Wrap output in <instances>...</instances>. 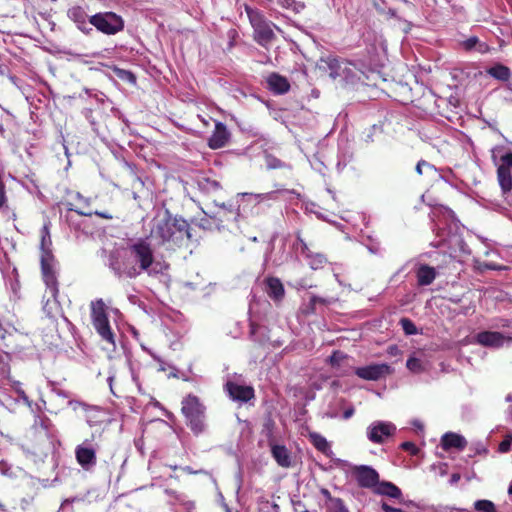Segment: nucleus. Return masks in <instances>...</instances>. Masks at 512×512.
<instances>
[{
  "label": "nucleus",
  "mask_w": 512,
  "mask_h": 512,
  "mask_svg": "<svg viewBox=\"0 0 512 512\" xmlns=\"http://www.w3.org/2000/svg\"><path fill=\"white\" fill-rule=\"evenodd\" d=\"M498 434H499V432H491V434H490V436H489V437H490V438H497V437H498Z\"/></svg>",
  "instance_id": "63"
},
{
  "label": "nucleus",
  "mask_w": 512,
  "mask_h": 512,
  "mask_svg": "<svg viewBox=\"0 0 512 512\" xmlns=\"http://www.w3.org/2000/svg\"><path fill=\"white\" fill-rule=\"evenodd\" d=\"M467 445L465 437L457 433L447 432L441 438V448H465Z\"/></svg>",
  "instance_id": "21"
},
{
  "label": "nucleus",
  "mask_w": 512,
  "mask_h": 512,
  "mask_svg": "<svg viewBox=\"0 0 512 512\" xmlns=\"http://www.w3.org/2000/svg\"><path fill=\"white\" fill-rule=\"evenodd\" d=\"M381 508L384 512H406L405 510L401 509V508H395V507H392L390 506L388 503L386 502H382L381 504Z\"/></svg>",
  "instance_id": "47"
},
{
  "label": "nucleus",
  "mask_w": 512,
  "mask_h": 512,
  "mask_svg": "<svg viewBox=\"0 0 512 512\" xmlns=\"http://www.w3.org/2000/svg\"><path fill=\"white\" fill-rule=\"evenodd\" d=\"M271 452L278 465L283 468L296 464V457L292 455L291 450H271Z\"/></svg>",
  "instance_id": "24"
},
{
  "label": "nucleus",
  "mask_w": 512,
  "mask_h": 512,
  "mask_svg": "<svg viewBox=\"0 0 512 512\" xmlns=\"http://www.w3.org/2000/svg\"><path fill=\"white\" fill-rule=\"evenodd\" d=\"M254 40L261 46L267 47L271 41L275 38V34L268 21L253 28Z\"/></svg>",
  "instance_id": "19"
},
{
  "label": "nucleus",
  "mask_w": 512,
  "mask_h": 512,
  "mask_svg": "<svg viewBox=\"0 0 512 512\" xmlns=\"http://www.w3.org/2000/svg\"><path fill=\"white\" fill-rule=\"evenodd\" d=\"M61 317H62V320L64 321V323L67 325L69 330L74 328L73 324L63 314H61Z\"/></svg>",
  "instance_id": "59"
},
{
  "label": "nucleus",
  "mask_w": 512,
  "mask_h": 512,
  "mask_svg": "<svg viewBox=\"0 0 512 512\" xmlns=\"http://www.w3.org/2000/svg\"><path fill=\"white\" fill-rule=\"evenodd\" d=\"M265 160H266V166L269 169H277V168L285 167V164L281 160L277 159L276 157H274L272 155H267Z\"/></svg>",
  "instance_id": "42"
},
{
  "label": "nucleus",
  "mask_w": 512,
  "mask_h": 512,
  "mask_svg": "<svg viewBox=\"0 0 512 512\" xmlns=\"http://www.w3.org/2000/svg\"><path fill=\"white\" fill-rule=\"evenodd\" d=\"M483 268L488 269V270H498L499 269V267L494 263H485V264H483Z\"/></svg>",
  "instance_id": "55"
},
{
  "label": "nucleus",
  "mask_w": 512,
  "mask_h": 512,
  "mask_svg": "<svg viewBox=\"0 0 512 512\" xmlns=\"http://www.w3.org/2000/svg\"><path fill=\"white\" fill-rule=\"evenodd\" d=\"M39 434L41 436H45L48 439V444L52 448H56L57 446L61 445L58 430L49 419L41 421Z\"/></svg>",
  "instance_id": "20"
},
{
  "label": "nucleus",
  "mask_w": 512,
  "mask_h": 512,
  "mask_svg": "<svg viewBox=\"0 0 512 512\" xmlns=\"http://www.w3.org/2000/svg\"><path fill=\"white\" fill-rule=\"evenodd\" d=\"M397 432L396 426L389 421H374L366 430L367 438L374 444H387Z\"/></svg>",
  "instance_id": "9"
},
{
  "label": "nucleus",
  "mask_w": 512,
  "mask_h": 512,
  "mask_svg": "<svg viewBox=\"0 0 512 512\" xmlns=\"http://www.w3.org/2000/svg\"><path fill=\"white\" fill-rule=\"evenodd\" d=\"M51 244V239L49 235L48 228L45 226L43 228V235L41 241V270L43 280L45 282L47 291L49 294L48 299L43 307L44 311L47 313L49 317L52 316L53 310H58L59 301H58V281L55 270V260L54 256L49 249V245Z\"/></svg>",
  "instance_id": "3"
},
{
  "label": "nucleus",
  "mask_w": 512,
  "mask_h": 512,
  "mask_svg": "<svg viewBox=\"0 0 512 512\" xmlns=\"http://www.w3.org/2000/svg\"><path fill=\"white\" fill-rule=\"evenodd\" d=\"M181 411L186 419L187 425L196 435L205 430V406L195 395L189 394L182 400Z\"/></svg>",
  "instance_id": "4"
},
{
  "label": "nucleus",
  "mask_w": 512,
  "mask_h": 512,
  "mask_svg": "<svg viewBox=\"0 0 512 512\" xmlns=\"http://www.w3.org/2000/svg\"><path fill=\"white\" fill-rule=\"evenodd\" d=\"M124 74L126 75L125 76V79L130 81V82H135V76L133 75V73L129 72V71H123Z\"/></svg>",
  "instance_id": "56"
},
{
  "label": "nucleus",
  "mask_w": 512,
  "mask_h": 512,
  "mask_svg": "<svg viewBox=\"0 0 512 512\" xmlns=\"http://www.w3.org/2000/svg\"><path fill=\"white\" fill-rule=\"evenodd\" d=\"M280 191H270L267 193H238L237 199V212L239 213H254L253 209L268 201H275L278 199Z\"/></svg>",
  "instance_id": "7"
},
{
  "label": "nucleus",
  "mask_w": 512,
  "mask_h": 512,
  "mask_svg": "<svg viewBox=\"0 0 512 512\" xmlns=\"http://www.w3.org/2000/svg\"><path fill=\"white\" fill-rule=\"evenodd\" d=\"M68 210L71 212V214H68L66 216V220L70 227L74 228L77 231H82L85 234L89 233V230L86 225V220L83 219V216H91L92 212H83L76 209H73L72 207H69Z\"/></svg>",
  "instance_id": "16"
},
{
  "label": "nucleus",
  "mask_w": 512,
  "mask_h": 512,
  "mask_svg": "<svg viewBox=\"0 0 512 512\" xmlns=\"http://www.w3.org/2000/svg\"><path fill=\"white\" fill-rule=\"evenodd\" d=\"M76 459L85 470H89L96 464L95 450H76Z\"/></svg>",
  "instance_id": "26"
},
{
  "label": "nucleus",
  "mask_w": 512,
  "mask_h": 512,
  "mask_svg": "<svg viewBox=\"0 0 512 512\" xmlns=\"http://www.w3.org/2000/svg\"><path fill=\"white\" fill-rule=\"evenodd\" d=\"M267 85L271 92L274 94H285L290 89L288 79L278 73H271L267 77Z\"/></svg>",
  "instance_id": "17"
},
{
  "label": "nucleus",
  "mask_w": 512,
  "mask_h": 512,
  "mask_svg": "<svg viewBox=\"0 0 512 512\" xmlns=\"http://www.w3.org/2000/svg\"><path fill=\"white\" fill-rule=\"evenodd\" d=\"M245 12L248 16V19L250 21V24L252 26V28H255L256 26H259L261 24H263L264 22H266L267 20L265 19L264 15L262 14L261 11H259L258 9L256 8H252L250 6H246L245 7Z\"/></svg>",
  "instance_id": "29"
},
{
  "label": "nucleus",
  "mask_w": 512,
  "mask_h": 512,
  "mask_svg": "<svg viewBox=\"0 0 512 512\" xmlns=\"http://www.w3.org/2000/svg\"><path fill=\"white\" fill-rule=\"evenodd\" d=\"M90 308L91 320L94 329L103 341L114 345V333L110 326L104 301L102 299H96L95 301L91 302Z\"/></svg>",
  "instance_id": "5"
},
{
  "label": "nucleus",
  "mask_w": 512,
  "mask_h": 512,
  "mask_svg": "<svg viewBox=\"0 0 512 512\" xmlns=\"http://www.w3.org/2000/svg\"><path fill=\"white\" fill-rule=\"evenodd\" d=\"M230 132L227 126L222 122H216L215 129L208 139V145L211 149H220L229 142Z\"/></svg>",
  "instance_id": "13"
},
{
  "label": "nucleus",
  "mask_w": 512,
  "mask_h": 512,
  "mask_svg": "<svg viewBox=\"0 0 512 512\" xmlns=\"http://www.w3.org/2000/svg\"><path fill=\"white\" fill-rule=\"evenodd\" d=\"M398 448H417L414 443L410 441H404L402 442Z\"/></svg>",
  "instance_id": "53"
},
{
  "label": "nucleus",
  "mask_w": 512,
  "mask_h": 512,
  "mask_svg": "<svg viewBox=\"0 0 512 512\" xmlns=\"http://www.w3.org/2000/svg\"><path fill=\"white\" fill-rule=\"evenodd\" d=\"M273 427H274V422L271 418H267L264 423H263V428H262V433L267 437L268 439V445H269V448H273V449H276V448H285L283 445H279L277 443H275L272 439H271V434H272V430H273Z\"/></svg>",
  "instance_id": "30"
},
{
  "label": "nucleus",
  "mask_w": 512,
  "mask_h": 512,
  "mask_svg": "<svg viewBox=\"0 0 512 512\" xmlns=\"http://www.w3.org/2000/svg\"><path fill=\"white\" fill-rule=\"evenodd\" d=\"M217 206H219L220 208H222L223 210L225 211H228L230 213H233L234 212V205L232 203H221V204H217Z\"/></svg>",
  "instance_id": "48"
},
{
  "label": "nucleus",
  "mask_w": 512,
  "mask_h": 512,
  "mask_svg": "<svg viewBox=\"0 0 512 512\" xmlns=\"http://www.w3.org/2000/svg\"><path fill=\"white\" fill-rule=\"evenodd\" d=\"M446 241H447V240H445V239H444V240H442V241H440V242H438V243L434 244V246H435V247H441V246H444V245L446 244Z\"/></svg>",
  "instance_id": "61"
},
{
  "label": "nucleus",
  "mask_w": 512,
  "mask_h": 512,
  "mask_svg": "<svg viewBox=\"0 0 512 512\" xmlns=\"http://www.w3.org/2000/svg\"><path fill=\"white\" fill-rule=\"evenodd\" d=\"M498 148L492 150V160L497 165V178L503 193L512 191V152H507L500 156L497 161L495 152Z\"/></svg>",
  "instance_id": "8"
},
{
  "label": "nucleus",
  "mask_w": 512,
  "mask_h": 512,
  "mask_svg": "<svg viewBox=\"0 0 512 512\" xmlns=\"http://www.w3.org/2000/svg\"><path fill=\"white\" fill-rule=\"evenodd\" d=\"M357 481L361 487L376 488L379 482V475L370 467H361L357 472Z\"/></svg>",
  "instance_id": "18"
},
{
  "label": "nucleus",
  "mask_w": 512,
  "mask_h": 512,
  "mask_svg": "<svg viewBox=\"0 0 512 512\" xmlns=\"http://www.w3.org/2000/svg\"><path fill=\"white\" fill-rule=\"evenodd\" d=\"M455 240L459 244V247H460L461 251L466 252L467 255H469L471 253L470 249L468 247H467V250L465 249V244L463 243V241L460 238H456L455 237Z\"/></svg>",
  "instance_id": "51"
},
{
  "label": "nucleus",
  "mask_w": 512,
  "mask_h": 512,
  "mask_svg": "<svg viewBox=\"0 0 512 512\" xmlns=\"http://www.w3.org/2000/svg\"><path fill=\"white\" fill-rule=\"evenodd\" d=\"M303 256L307 259L308 265L311 269L317 270L323 268V266L327 262V258L321 253H314L309 250L308 253L303 254Z\"/></svg>",
  "instance_id": "27"
},
{
  "label": "nucleus",
  "mask_w": 512,
  "mask_h": 512,
  "mask_svg": "<svg viewBox=\"0 0 512 512\" xmlns=\"http://www.w3.org/2000/svg\"><path fill=\"white\" fill-rule=\"evenodd\" d=\"M412 425L418 430V431H422L423 429V425L422 423L419 421V420H413L412 421Z\"/></svg>",
  "instance_id": "58"
},
{
  "label": "nucleus",
  "mask_w": 512,
  "mask_h": 512,
  "mask_svg": "<svg viewBox=\"0 0 512 512\" xmlns=\"http://www.w3.org/2000/svg\"><path fill=\"white\" fill-rule=\"evenodd\" d=\"M0 471L2 474L6 475L9 471V467L4 460L0 461Z\"/></svg>",
  "instance_id": "52"
},
{
  "label": "nucleus",
  "mask_w": 512,
  "mask_h": 512,
  "mask_svg": "<svg viewBox=\"0 0 512 512\" xmlns=\"http://www.w3.org/2000/svg\"><path fill=\"white\" fill-rule=\"evenodd\" d=\"M501 437L502 440L500 441L498 448H510V446L512 445V432L507 431L504 435H501Z\"/></svg>",
  "instance_id": "44"
},
{
  "label": "nucleus",
  "mask_w": 512,
  "mask_h": 512,
  "mask_svg": "<svg viewBox=\"0 0 512 512\" xmlns=\"http://www.w3.org/2000/svg\"><path fill=\"white\" fill-rule=\"evenodd\" d=\"M269 260H271L274 265L279 266L284 262L285 259H284L283 255L280 256L279 258H274V259H272V257H269V258L266 257V261H269Z\"/></svg>",
  "instance_id": "49"
},
{
  "label": "nucleus",
  "mask_w": 512,
  "mask_h": 512,
  "mask_svg": "<svg viewBox=\"0 0 512 512\" xmlns=\"http://www.w3.org/2000/svg\"><path fill=\"white\" fill-rule=\"evenodd\" d=\"M411 451V454L414 455V456H418L419 455V452L421 450H416V449H413V450H410Z\"/></svg>",
  "instance_id": "62"
},
{
  "label": "nucleus",
  "mask_w": 512,
  "mask_h": 512,
  "mask_svg": "<svg viewBox=\"0 0 512 512\" xmlns=\"http://www.w3.org/2000/svg\"><path fill=\"white\" fill-rule=\"evenodd\" d=\"M346 359H347L346 354H344L341 351H334L333 354L331 356H329L328 362L333 368H338V367H340L341 363L343 361H345Z\"/></svg>",
  "instance_id": "37"
},
{
  "label": "nucleus",
  "mask_w": 512,
  "mask_h": 512,
  "mask_svg": "<svg viewBox=\"0 0 512 512\" xmlns=\"http://www.w3.org/2000/svg\"><path fill=\"white\" fill-rule=\"evenodd\" d=\"M113 380H114V375H112V374L109 375L107 381L109 383V386H110V389H111L112 392H113V389H112V382H113Z\"/></svg>",
  "instance_id": "60"
},
{
  "label": "nucleus",
  "mask_w": 512,
  "mask_h": 512,
  "mask_svg": "<svg viewBox=\"0 0 512 512\" xmlns=\"http://www.w3.org/2000/svg\"><path fill=\"white\" fill-rule=\"evenodd\" d=\"M505 400H506L507 402H511V401H512V394H508V395L506 396Z\"/></svg>",
  "instance_id": "64"
},
{
  "label": "nucleus",
  "mask_w": 512,
  "mask_h": 512,
  "mask_svg": "<svg viewBox=\"0 0 512 512\" xmlns=\"http://www.w3.org/2000/svg\"><path fill=\"white\" fill-rule=\"evenodd\" d=\"M265 292L274 302H280L284 298L285 289L279 278L268 277L264 281Z\"/></svg>",
  "instance_id": "15"
},
{
  "label": "nucleus",
  "mask_w": 512,
  "mask_h": 512,
  "mask_svg": "<svg viewBox=\"0 0 512 512\" xmlns=\"http://www.w3.org/2000/svg\"><path fill=\"white\" fill-rule=\"evenodd\" d=\"M95 215H98L102 218H105V219H112V216L110 214H108L107 212H98V211H95L94 212Z\"/></svg>",
  "instance_id": "57"
},
{
  "label": "nucleus",
  "mask_w": 512,
  "mask_h": 512,
  "mask_svg": "<svg viewBox=\"0 0 512 512\" xmlns=\"http://www.w3.org/2000/svg\"><path fill=\"white\" fill-rule=\"evenodd\" d=\"M108 266L118 278L131 279L142 272L155 276L167 268V265L155 261L150 243L143 238L130 244L124 252L112 251L108 257Z\"/></svg>",
  "instance_id": "1"
},
{
  "label": "nucleus",
  "mask_w": 512,
  "mask_h": 512,
  "mask_svg": "<svg viewBox=\"0 0 512 512\" xmlns=\"http://www.w3.org/2000/svg\"><path fill=\"white\" fill-rule=\"evenodd\" d=\"M13 389L18 394L19 398L28 406H31V401L29 400V397L26 395L24 390L21 388V383L16 381L13 383Z\"/></svg>",
  "instance_id": "43"
},
{
  "label": "nucleus",
  "mask_w": 512,
  "mask_h": 512,
  "mask_svg": "<svg viewBox=\"0 0 512 512\" xmlns=\"http://www.w3.org/2000/svg\"><path fill=\"white\" fill-rule=\"evenodd\" d=\"M12 445V439L0 432V448H6L7 446Z\"/></svg>",
  "instance_id": "46"
},
{
  "label": "nucleus",
  "mask_w": 512,
  "mask_h": 512,
  "mask_svg": "<svg viewBox=\"0 0 512 512\" xmlns=\"http://www.w3.org/2000/svg\"><path fill=\"white\" fill-rule=\"evenodd\" d=\"M296 243L294 244L295 248L297 250H300V253L303 255L305 253H308L310 248L308 247L307 243L302 239L301 233L299 231L296 232Z\"/></svg>",
  "instance_id": "41"
},
{
  "label": "nucleus",
  "mask_w": 512,
  "mask_h": 512,
  "mask_svg": "<svg viewBox=\"0 0 512 512\" xmlns=\"http://www.w3.org/2000/svg\"><path fill=\"white\" fill-rule=\"evenodd\" d=\"M302 435L307 437L309 439L310 443L313 446H315V448H326V446H327L326 439L322 435H320L316 432H312L307 429L306 433L302 432Z\"/></svg>",
  "instance_id": "31"
},
{
  "label": "nucleus",
  "mask_w": 512,
  "mask_h": 512,
  "mask_svg": "<svg viewBox=\"0 0 512 512\" xmlns=\"http://www.w3.org/2000/svg\"><path fill=\"white\" fill-rule=\"evenodd\" d=\"M399 323L406 335H415L418 333L416 325L409 318H402Z\"/></svg>",
  "instance_id": "36"
},
{
  "label": "nucleus",
  "mask_w": 512,
  "mask_h": 512,
  "mask_svg": "<svg viewBox=\"0 0 512 512\" xmlns=\"http://www.w3.org/2000/svg\"><path fill=\"white\" fill-rule=\"evenodd\" d=\"M150 236L165 249L175 250L190 239V225L184 218L173 216L166 209L153 218Z\"/></svg>",
  "instance_id": "2"
},
{
  "label": "nucleus",
  "mask_w": 512,
  "mask_h": 512,
  "mask_svg": "<svg viewBox=\"0 0 512 512\" xmlns=\"http://www.w3.org/2000/svg\"><path fill=\"white\" fill-rule=\"evenodd\" d=\"M406 367L413 373H421L424 371L421 360L416 357H410L406 362Z\"/></svg>",
  "instance_id": "38"
},
{
  "label": "nucleus",
  "mask_w": 512,
  "mask_h": 512,
  "mask_svg": "<svg viewBox=\"0 0 512 512\" xmlns=\"http://www.w3.org/2000/svg\"><path fill=\"white\" fill-rule=\"evenodd\" d=\"M374 492L379 495L388 496L390 498L394 499H401L402 498V491L399 487H397L392 482H378Z\"/></svg>",
  "instance_id": "23"
},
{
  "label": "nucleus",
  "mask_w": 512,
  "mask_h": 512,
  "mask_svg": "<svg viewBox=\"0 0 512 512\" xmlns=\"http://www.w3.org/2000/svg\"><path fill=\"white\" fill-rule=\"evenodd\" d=\"M416 172L423 175L429 172H436V168L425 160H420L416 165Z\"/></svg>",
  "instance_id": "40"
},
{
  "label": "nucleus",
  "mask_w": 512,
  "mask_h": 512,
  "mask_svg": "<svg viewBox=\"0 0 512 512\" xmlns=\"http://www.w3.org/2000/svg\"><path fill=\"white\" fill-rule=\"evenodd\" d=\"M505 337L502 333L496 331H482L475 335L474 342L489 348L498 349L504 345Z\"/></svg>",
  "instance_id": "11"
},
{
  "label": "nucleus",
  "mask_w": 512,
  "mask_h": 512,
  "mask_svg": "<svg viewBox=\"0 0 512 512\" xmlns=\"http://www.w3.org/2000/svg\"><path fill=\"white\" fill-rule=\"evenodd\" d=\"M474 509L477 512H497L495 504L490 500H477L474 503Z\"/></svg>",
  "instance_id": "34"
},
{
  "label": "nucleus",
  "mask_w": 512,
  "mask_h": 512,
  "mask_svg": "<svg viewBox=\"0 0 512 512\" xmlns=\"http://www.w3.org/2000/svg\"><path fill=\"white\" fill-rule=\"evenodd\" d=\"M225 390L234 401L247 402L254 397V389L251 386L240 385L233 381L226 382Z\"/></svg>",
  "instance_id": "12"
},
{
  "label": "nucleus",
  "mask_w": 512,
  "mask_h": 512,
  "mask_svg": "<svg viewBox=\"0 0 512 512\" xmlns=\"http://www.w3.org/2000/svg\"><path fill=\"white\" fill-rule=\"evenodd\" d=\"M67 15L83 33L89 34L93 30L83 8L74 6L68 10Z\"/></svg>",
  "instance_id": "14"
},
{
  "label": "nucleus",
  "mask_w": 512,
  "mask_h": 512,
  "mask_svg": "<svg viewBox=\"0 0 512 512\" xmlns=\"http://www.w3.org/2000/svg\"><path fill=\"white\" fill-rule=\"evenodd\" d=\"M309 304L311 306L312 311H314L317 304L327 305V304H329V301L325 298H322V297H319L316 295H312L310 298Z\"/></svg>",
  "instance_id": "45"
},
{
  "label": "nucleus",
  "mask_w": 512,
  "mask_h": 512,
  "mask_svg": "<svg viewBox=\"0 0 512 512\" xmlns=\"http://www.w3.org/2000/svg\"><path fill=\"white\" fill-rule=\"evenodd\" d=\"M89 23L106 35H115L124 28L121 16L113 12H100L89 18Z\"/></svg>",
  "instance_id": "6"
},
{
  "label": "nucleus",
  "mask_w": 512,
  "mask_h": 512,
  "mask_svg": "<svg viewBox=\"0 0 512 512\" xmlns=\"http://www.w3.org/2000/svg\"><path fill=\"white\" fill-rule=\"evenodd\" d=\"M461 46L465 51L475 50L481 54H485L490 51L489 45L485 42H481L476 36L469 37L462 41Z\"/></svg>",
  "instance_id": "25"
},
{
  "label": "nucleus",
  "mask_w": 512,
  "mask_h": 512,
  "mask_svg": "<svg viewBox=\"0 0 512 512\" xmlns=\"http://www.w3.org/2000/svg\"><path fill=\"white\" fill-rule=\"evenodd\" d=\"M400 350L396 345H392L388 348V354L391 356H397Z\"/></svg>",
  "instance_id": "50"
},
{
  "label": "nucleus",
  "mask_w": 512,
  "mask_h": 512,
  "mask_svg": "<svg viewBox=\"0 0 512 512\" xmlns=\"http://www.w3.org/2000/svg\"><path fill=\"white\" fill-rule=\"evenodd\" d=\"M417 283L420 286L430 285L436 278L435 268L421 264L416 271Z\"/></svg>",
  "instance_id": "22"
},
{
  "label": "nucleus",
  "mask_w": 512,
  "mask_h": 512,
  "mask_svg": "<svg viewBox=\"0 0 512 512\" xmlns=\"http://www.w3.org/2000/svg\"><path fill=\"white\" fill-rule=\"evenodd\" d=\"M354 414V409L353 408H349V409H346L343 413V418L344 419H349L350 417H352V415Z\"/></svg>",
  "instance_id": "54"
},
{
  "label": "nucleus",
  "mask_w": 512,
  "mask_h": 512,
  "mask_svg": "<svg viewBox=\"0 0 512 512\" xmlns=\"http://www.w3.org/2000/svg\"><path fill=\"white\" fill-rule=\"evenodd\" d=\"M68 405L74 411H77L79 408H81L86 413L85 417L87 418L88 423L91 422V420L89 419V413H91V412H99V408L98 407L91 406V405H88V404H86L84 402H80V401L70 400L68 402Z\"/></svg>",
  "instance_id": "32"
},
{
  "label": "nucleus",
  "mask_w": 512,
  "mask_h": 512,
  "mask_svg": "<svg viewBox=\"0 0 512 512\" xmlns=\"http://www.w3.org/2000/svg\"><path fill=\"white\" fill-rule=\"evenodd\" d=\"M198 187L201 191L205 193H211L218 191L220 189V184L215 181L208 178H202L198 181Z\"/></svg>",
  "instance_id": "33"
},
{
  "label": "nucleus",
  "mask_w": 512,
  "mask_h": 512,
  "mask_svg": "<svg viewBox=\"0 0 512 512\" xmlns=\"http://www.w3.org/2000/svg\"><path fill=\"white\" fill-rule=\"evenodd\" d=\"M487 73L491 77L500 81H508L511 76L510 69L502 64H496L495 66L490 67L487 70Z\"/></svg>",
  "instance_id": "28"
},
{
  "label": "nucleus",
  "mask_w": 512,
  "mask_h": 512,
  "mask_svg": "<svg viewBox=\"0 0 512 512\" xmlns=\"http://www.w3.org/2000/svg\"><path fill=\"white\" fill-rule=\"evenodd\" d=\"M393 368L386 363L371 364L365 367H359L355 374L364 380L377 381L393 373Z\"/></svg>",
  "instance_id": "10"
},
{
  "label": "nucleus",
  "mask_w": 512,
  "mask_h": 512,
  "mask_svg": "<svg viewBox=\"0 0 512 512\" xmlns=\"http://www.w3.org/2000/svg\"><path fill=\"white\" fill-rule=\"evenodd\" d=\"M277 3L283 8L291 9L295 13H300L305 8L303 3L296 2L295 0H277Z\"/></svg>",
  "instance_id": "35"
},
{
  "label": "nucleus",
  "mask_w": 512,
  "mask_h": 512,
  "mask_svg": "<svg viewBox=\"0 0 512 512\" xmlns=\"http://www.w3.org/2000/svg\"><path fill=\"white\" fill-rule=\"evenodd\" d=\"M362 243L372 254H377L381 250L379 241L371 236H367L366 239H363Z\"/></svg>",
  "instance_id": "39"
}]
</instances>
